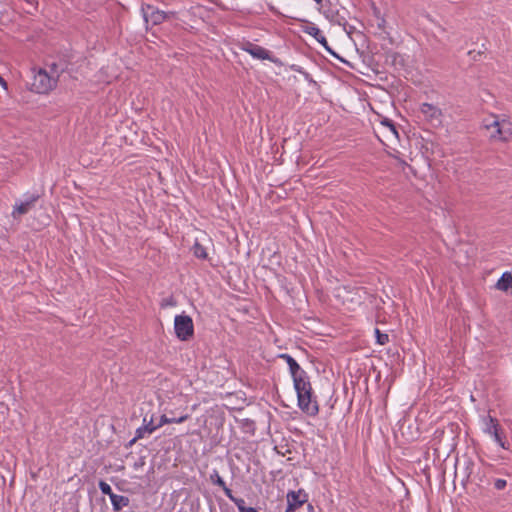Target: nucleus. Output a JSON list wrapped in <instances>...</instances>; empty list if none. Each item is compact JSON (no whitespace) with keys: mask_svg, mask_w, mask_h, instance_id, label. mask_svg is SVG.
<instances>
[{"mask_svg":"<svg viewBox=\"0 0 512 512\" xmlns=\"http://www.w3.org/2000/svg\"><path fill=\"white\" fill-rule=\"evenodd\" d=\"M29 209H30L29 201H27L25 203H21V204L15 206V208L12 212V215L14 218H17L18 216L27 213L29 211Z\"/></svg>","mask_w":512,"mask_h":512,"instance_id":"nucleus-19","label":"nucleus"},{"mask_svg":"<svg viewBox=\"0 0 512 512\" xmlns=\"http://www.w3.org/2000/svg\"><path fill=\"white\" fill-rule=\"evenodd\" d=\"M293 384L297 394L302 391L311 390L312 388L307 373H304L303 376L300 375L296 378H293Z\"/></svg>","mask_w":512,"mask_h":512,"instance_id":"nucleus-12","label":"nucleus"},{"mask_svg":"<svg viewBox=\"0 0 512 512\" xmlns=\"http://www.w3.org/2000/svg\"><path fill=\"white\" fill-rule=\"evenodd\" d=\"M295 511H296L295 509H293V508H291L289 506H287V508L285 510V512H295Z\"/></svg>","mask_w":512,"mask_h":512,"instance_id":"nucleus-33","label":"nucleus"},{"mask_svg":"<svg viewBox=\"0 0 512 512\" xmlns=\"http://www.w3.org/2000/svg\"><path fill=\"white\" fill-rule=\"evenodd\" d=\"M325 17L330 20L331 22H334V23H337L338 25H341L342 24V20H344V18H339L338 17V13L337 12H334L333 10L329 9L327 11H325Z\"/></svg>","mask_w":512,"mask_h":512,"instance_id":"nucleus-22","label":"nucleus"},{"mask_svg":"<svg viewBox=\"0 0 512 512\" xmlns=\"http://www.w3.org/2000/svg\"><path fill=\"white\" fill-rule=\"evenodd\" d=\"M482 127L491 141L507 143L512 138V122L505 114H489L482 120Z\"/></svg>","mask_w":512,"mask_h":512,"instance_id":"nucleus-1","label":"nucleus"},{"mask_svg":"<svg viewBox=\"0 0 512 512\" xmlns=\"http://www.w3.org/2000/svg\"><path fill=\"white\" fill-rule=\"evenodd\" d=\"M235 505L240 512H258L256 508L246 506V502L243 498L235 500Z\"/></svg>","mask_w":512,"mask_h":512,"instance_id":"nucleus-20","label":"nucleus"},{"mask_svg":"<svg viewBox=\"0 0 512 512\" xmlns=\"http://www.w3.org/2000/svg\"><path fill=\"white\" fill-rule=\"evenodd\" d=\"M316 3L320 4L323 0H314Z\"/></svg>","mask_w":512,"mask_h":512,"instance_id":"nucleus-34","label":"nucleus"},{"mask_svg":"<svg viewBox=\"0 0 512 512\" xmlns=\"http://www.w3.org/2000/svg\"><path fill=\"white\" fill-rule=\"evenodd\" d=\"M110 500H111L113 510L115 512L122 510L124 507H127L130 503V500L128 497L123 496V495H118V494L111 495Z\"/></svg>","mask_w":512,"mask_h":512,"instance_id":"nucleus-13","label":"nucleus"},{"mask_svg":"<svg viewBox=\"0 0 512 512\" xmlns=\"http://www.w3.org/2000/svg\"><path fill=\"white\" fill-rule=\"evenodd\" d=\"M158 428V424L154 425L153 423V416L149 420H147V417H144L143 425L136 429L135 437L130 441V444L144 438L147 434H152Z\"/></svg>","mask_w":512,"mask_h":512,"instance_id":"nucleus-9","label":"nucleus"},{"mask_svg":"<svg viewBox=\"0 0 512 512\" xmlns=\"http://www.w3.org/2000/svg\"><path fill=\"white\" fill-rule=\"evenodd\" d=\"M483 432L490 435L494 441L503 449H509V443L506 441L502 427L498 420L491 415L483 418Z\"/></svg>","mask_w":512,"mask_h":512,"instance_id":"nucleus-3","label":"nucleus"},{"mask_svg":"<svg viewBox=\"0 0 512 512\" xmlns=\"http://www.w3.org/2000/svg\"><path fill=\"white\" fill-rule=\"evenodd\" d=\"M99 489L101 490V492L105 495H108L109 498H111V495H114L115 493H113L110 485L108 483H106L105 481L101 480L99 482Z\"/></svg>","mask_w":512,"mask_h":512,"instance_id":"nucleus-25","label":"nucleus"},{"mask_svg":"<svg viewBox=\"0 0 512 512\" xmlns=\"http://www.w3.org/2000/svg\"><path fill=\"white\" fill-rule=\"evenodd\" d=\"M193 254L198 259H207L208 254L206 248L196 241L192 247Z\"/></svg>","mask_w":512,"mask_h":512,"instance_id":"nucleus-18","label":"nucleus"},{"mask_svg":"<svg viewBox=\"0 0 512 512\" xmlns=\"http://www.w3.org/2000/svg\"><path fill=\"white\" fill-rule=\"evenodd\" d=\"M303 32L312 36L327 52L335 55L334 51L330 48L326 37L314 23L309 22L305 25L303 27Z\"/></svg>","mask_w":512,"mask_h":512,"instance_id":"nucleus-8","label":"nucleus"},{"mask_svg":"<svg viewBox=\"0 0 512 512\" xmlns=\"http://www.w3.org/2000/svg\"><path fill=\"white\" fill-rule=\"evenodd\" d=\"M496 288L500 291H508L512 288V273L504 272L496 283Z\"/></svg>","mask_w":512,"mask_h":512,"instance_id":"nucleus-14","label":"nucleus"},{"mask_svg":"<svg viewBox=\"0 0 512 512\" xmlns=\"http://www.w3.org/2000/svg\"><path fill=\"white\" fill-rule=\"evenodd\" d=\"M420 112L423 114L425 120L432 126H440L442 123V111L430 103H423L420 106Z\"/></svg>","mask_w":512,"mask_h":512,"instance_id":"nucleus-6","label":"nucleus"},{"mask_svg":"<svg viewBox=\"0 0 512 512\" xmlns=\"http://www.w3.org/2000/svg\"><path fill=\"white\" fill-rule=\"evenodd\" d=\"M458 465L463 469L464 478L469 480L474 471V461L469 457H463L462 462H458Z\"/></svg>","mask_w":512,"mask_h":512,"instance_id":"nucleus-15","label":"nucleus"},{"mask_svg":"<svg viewBox=\"0 0 512 512\" xmlns=\"http://www.w3.org/2000/svg\"><path fill=\"white\" fill-rule=\"evenodd\" d=\"M213 484L219 486V487H224L225 485V482L223 480V478L218 474L217 471H214L211 476H210Z\"/></svg>","mask_w":512,"mask_h":512,"instance_id":"nucleus-26","label":"nucleus"},{"mask_svg":"<svg viewBox=\"0 0 512 512\" xmlns=\"http://www.w3.org/2000/svg\"><path fill=\"white\" fill-rule=\"evenodd\" d=\"M507 486V481L505 479H496L494 481V487L497 490H503Z\"/></svg>","mask_w":512,"mask_h":512,"instance_id":"nucleus-29","label":"nucleus"},{"mask_svg":"<svg viewBox=\"0 0 512 512\" xmlns=\"http://www.w3.org/2000/svg\"><path fill=\"white\" fill-rule=\"evenodd\" d=\"M376 342L379 345H385L389 342V336L386 333H382L378 328H375Z\"/></svg>","mask_w":512,"mask_h":512,"instance_id":"nucleus-23","label":"nucleus"},{"mask_svg":"<svg viewBox=\"0 0 512 512\" xmlns=\"http://www.w3.org/2000/svg\"><path fill=\"white\" fill-rule=\"evenodd\" d=\"M381 126L387 130V132L395 139L399 138L397 128L395 124L390 119H383L381 121Z\"/></svg>","mask_w":512,"mask_h":512,"instance_id":"nucleus-17","label":"nucleus"},{"mask_svg":"<svg viewBox=\"0 0 512 512\" xmlns=\"http://www.w3.org/2000/svg\"><path fill=\"white\" fill-rule=\"evenodd\" d=\"M280 358H282L286 361L288 367L291 366V364H293L294 362H296V360L289 354H281Z\"/></svg>","mask_w":512,"mask_h":512,"instance_id":"nucleus-30","label":"nucleus"},{"mask_svg":"<svg viewBox=\"0 0 512 512\" xmlns=\"http://www.w3.org/2000/svg\"><path fill=\"white\" fill-rule=\"evenodd\" d=\"M289 371H290V374L292 376V378H296L300 375L303 376L304 373H306V371H304L300 365L296 362H294L293 364H291V366H289Z\"/></svg>","mask_w":512,"mask_h":512,"instance_id":"nucleus-21","label":"nucleus"},{"mask_svg":"<svg viewBox=\"0 0 512 512\" xmlns=\"http://www.w3.org/2000/svg\"><path fill=\"white\" fill-rule=\"evenodd\" d=\"M243 50L249 53L251 56H253L256 59L260 60H272L270 57V52L263 48L262 46L253 44L251 42H247L243 46Z\"/></svg>","mask_w":512,"mask_h":512,"instance_id":"nucleus-10","label":"nucleus"},{"mask_svg":"<svg viewBox=\"0 0 512 512\" xmlns=\"http://www.w3.org/2000/svg\"><path fill=\"white\" fill-rule=\"evenodd\" d=\"M225 493V495L235 504V500H239V497H236L233 495L232 490L224 485V487H221Z\"/></svg>","mask_w":512,"mask_h":512,"instance_id":"nucleus-27","label":"nucleus"},{"mask_svg":"<svg viewBox=\"0 0 512 512\" xmlns=\"http://www.w3.org/2000/svg\"><path fill=\"white\" fill-rule=\"evenodd\" d=\"M143 18L147 24L158 25L166 19V14L158 10L152 5H142L141 8Z\"/></svg>","mask_w":512,"mask_h":512,"instance_id":"nucleus-7","label":"nucleus"},{"mask_svg":"<svg viewBox=\"0 0 512 512\" xmlns=\"http://www.w3.org/2000/svg\"><path fill=\"white\" fill-rule=\"evenodd\" d=\"M59 78V73L56 64L50 67V72L45 69H39L34 74V92L39 94H47L53 90Z\"/></svg>","mask_w":512,"mask_h":512,"instance_id":"nucleus-2","label":"nucleus"},{"mask_svg":"<svg viewBox=\"0 0 512 512\" xmlns=\"http://www.w3.org/2000/svg\"><path fill=\"white\" fill-rule=\"evenodd\" d=\"M298 407L309 416H316L319 413V405L313 389L302 391L297 394Z\"/></svg>","mask_w":512,"mask_h":512,"instance_id":"nucleus-5","label":"nucleus"},{"mask_svg":"<svg viewBox=\"0 0 512 512\" xmlns=\"http://www.w3.org/2000/svg\"><path fill=\"white\" fill-rule=\"evenodd\" d=\"M225 493V495L235 504V500H239V497H236L233 495L232 490L224 485V487H221Z\"/></svg>","mask_w":512,"mask_h":512,"instance_id":"nucleus-28","label":"nucleus"},{"mask_svg":"<svg viewBox=\"0 0 512 512\" xmlns=\"http://www.w3.org/2000/svg\"><path fill=\"white\" fill-rule=\"evenodd\" d=\"M0 85L3 87V89H7V84L1 76H0Z\"/></svg>","mask_w":512,"mask_h":512,"instance_id":"nucleus-31","label":"nucleus"},{"mask_svg":"<svg viewBox=\"0 0 512 512\" xmlns=\"http://www.w3.org/2000/svg\"><path fill=\"white\" fill-rule=\"evenodd\" d=\"M307 512H315V509L312 504L307 505Z\"/></svg>","mask_w":512,"mask_h":512,"instance_id":"nucleus-32","label":"nucleus"},{"mask_svg":"<svg viewBox=\"0 0 512 512\" xmlns=\"http://www.w3.org/2000/svg\"><path fill=\"white\" fill-rule=\"evenodd\" d=\"M287 498V506L297 509L302 506L305 502H307V494L302 490L298 491H289L286 495Z\"/></svg>","mask_w":512,"mask_h":512,"instance_id":"nucleus-11","label":"nucleus"},{"mask_svg":"<svg viewBox=\"0 0 512 512\" xmlns=\"http://www.w3.org/2000/svg\"><path fill=\"white\" fill-rule=\"evenodd\" d=\"M189 418V415L188 414H184L178 418H170V417H167L166 415H162L160 417V420H159V423H158V427H162L163 425L165 424H171V423H183L185 422L187 419Z\"/></svg>","mask_w":512,"mask_h":512,"instance_id":"nucleus-16","label":"nucleus"},{"mask_svg":"<svg viewBox=\"0 0 512 512\" xmlns=\"http://www.w3.org/2000/svg\"><path fill=\"white\" fill-rule=\"evenodd\" d=\"M176 305H177V301H176V299L173 296H169V297L163 298L161 300V303H160V306L162 308L174 307Z\"/></svg>","mask_w":512,"mask_h":512,"instance_id":"nucleus-24","label":"nucleus"},{"mask_svg":"<svg viewBox=\"0 0 512 512\" xmlns=\"http://www.w3.org/2000/svg\"><path fill=\"white\" fill-rule=\"evenodd\" d=\"M174 331L179 340H190L194 335L192 318L186 314L176 315L174 318Z\"/></svg>","mask_w":512,"mask_h":512,"instance_id":"nucleus-4","label":"nucleus"}]
</instances>
